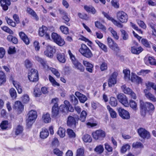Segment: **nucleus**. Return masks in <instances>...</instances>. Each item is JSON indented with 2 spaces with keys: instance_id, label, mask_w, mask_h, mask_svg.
<instances>
[{
  "instance_id": "bf43d9fd",
  "label": "nucleus",
  "mask_w": 156,
  "mask_h": 156,
  "mask_svg": "<svg viewBox=\"0 0 156 156\" xmlns=\"http://www.w3.org/2000/svg\"><path fill=\"white\" fill-rule=\"evenodd\" d=\"M150 72V70H149L142 69L137 73V74L139 75L145 76L147 74L149 73Z\"/></svg>"
},
{
  "instance_id": "4d7b16f0",
  "label": "nucleus",
  "mask_w": 156,
  "mask_h": 156,
  "mask_svg": "<svg viewBox=\"0 0 156 156\" xmlns=\"http://www.w3.org/2000/svg\"><path fill=\"white\" fill-rule=\"evenodd\" d=\"M1 28L3 30L10 34H13V32L7 26H4L2 27Z\"/></svg>"
},
{
  "instance_id": "f257e3e1",
  "label": "nucleus",
  "mask_w": 156,
  "mask_h": 156,
  "mask_svg": "<svg viewBox=\"0 0 156 156\" xmlns=\"http://www.w3.org/2000/svg\"><path fill=\"white\" fill-rule=\"evenodd\" d=\"M140 112L142 116L145 117L147 112L150 114L154 111L155 108L151 103L149 102H144L141 100H140Z\"/></svg>"
},
{
  "instance_id": "7ed1b4c3",
  "label": "nucleus",
  "mask_w": 156,
  "mask_h": 156,
  "mask_svg": "<svg viewBox=\"0 0 156 156\" xmlns=\"http://www.w3.org/2000/svg\"><path fill=\"white\" fill-rule=\"evenodd\" d=\"M91 135L94 140L102 141L105 137L106 133L104 130L99 129L93 132Z\"/></svg>"
},
{
  "instance_id": "09e8293b",
  "label": "nucleus",
  "mask_w": 156,
  "mask_h": 156,
  "mask_svg": "<svg viewBox=\"0 0 156 156\" xmlns=\"http://www.w3.org/2000/svg\"><path fill=\"white\" fill-rule=\"evenodd\" d=\"M132 147L135 148H142L144 147V145L141 142H136L133 143Z\"/></svg>"
},
{
  "instance_id": "473e14b6",
  "label": "nucleus",
  "mask_w": 156,
  "mask_h": 156,
  "mask_svg": "<svg viewBox=\"0 0 156 156\" xmlns=\"http://www.w3.org/2000/svg\"><path fill=\"white\" fill-rule=\"evenodd\" d=\"M95 42L100 48L103 51L105 52H107L108 49L106 45L104 44L98 40L96 41Z\"/></svg>"
},
{
  "instance_id": "7c9ffc66",
  "label": "nucleus",
  "mask_w": 156,
  "mask_h": 156,
  "mask_svg": "<svg viewBox=\"0 0 156 156\" xmlns=\"http://www.w3.org/2000/svg\"><path fill=\"white\" fill-rule=\"evenodd\" d=\"M80 115L78 119L82 122H84L86 120V119L87 115V112L85 110H83L80 113Z\"/></svg>"
},
{
  "instance_id": "ea45409f",
  "label": "nucleus",
  "mask_w": 156,
  "mask_h": 156,
  "mask_svg": "<svg viewBox=\"0 0 156 156\" xmlns=\"http://www.w3.org/2000/svg\"><path fill=\"white\" fill-rule=\"evenodd\" d=\"M94 151L97 153L101 154L104 151V148L102 145H100L97 146L94 148Z\"/></svg>"
},
{
  "instance_id": "4c0bfd02",
  "label": "nucleus",
  "mask_w": 156,
  "mask_h": 156,
  "mask_svg": "<svg viewBox=\"0 0 156 156\" xmlns=\"http://www.w3.org/2000/svg\"><path fill=\"white\" fill-rule=\"evenodd\" d=\"M9 122L7 120L2 121L0 124V127L2 130L6 129L8 127Z\"/></svg>"
},
{
  "instance_id": "49530a36",
  "label": "nucleus",
  "mask_w": 156,
  "mask_h": 156,
  "mask_svg": "<svg viewBox=\"0 0 156 156\" xmlns=\"http://www.w3.org/2000/svg\"><path fill=\"white\" fill-rule=\"evenodd\" d=\"M109 31L111 33L114 38L118 40L119 38V36L117 34V32L111 27H110L108 29Z\"/></svg>"
},
{
  "instance_id": "4be33fe9",
  "label": "nucleus",
  "mask_w": 156,
  "mask_h": 156,
  "mask_svg": "<svg viewBox=\"0 0 156 156\" xmlns=\"http://www.w3.org/2000/svg\"><path fill=\"white\" fill-rule=\"evenodd\" d=\"M20 38L23 42L27 45H28L30 43L29 38L23 32H20L19 34Z\"/></svg>"
},
{
  "instance_id": "5701e85b",
  "label": "nucleus",
  "mask_w": 156,
  "mask_h": 156,
  "mask_svg": "<svg viewBox=\"0 0 156 156\" xmlns=\"http://www.w3.org/2000/svg\"><path fill=\"white\" fill-rule=\"evenodd\" d=\"M28 115V118L30 119V120H35L37 116V112L32 110L29 112Z\"/></svg>"
},
{
  "instance_id": "a211bd4d",
  "label": "nucleus",
  "mask_w": 156,
  "mask_h": 156,
  "mask_svg": "<svg viewBox=\"0 0 156 156\" xmlns=\"http://www.w3.org/2000/svg\"><path fill=\"white\" fill-rule=\"evenodd\" d=\"M130 80L132 82L136 83L138 84L142 83L143 81L141 77L133 73H131Z\"/></svg>"
},
{
  "instance_id": "412c9836",
  "label": "nucleus",
  "mask_w": 156,
  "mask_h": 156,
  "mask_svg": "<svg viewBox=\"0 0 156 156\" xmlns=\"http://www.w3.org/2000/svg\"><path fill=\"white\" fill-rule=\"evenodd\" d=\"M144 62L147 65L150 64L156 66V60L153 57L149 56L147 58L145 57L144 59Z\"/></svg>"
},
{
  "instance_id": "774afa93",
  "label": "nucleus",
  "mask_w": 156,
  "mask_h": 156,
  "mask_svg": "<svg viewBox=\"0 0 156 156\" xmlns=\"http://www.w3.org/2000/svg\"><path fill=\"white\" fill-rule=\"evenodd\" d=\"M35 121V120H30V119L28 118L27 122V127L28 128H31Z\"/></svg>"
},
{
  "instance_id": "f704fd0d",
  "label": "nucleus",
  "mask_w": 156,
  "mask_h": 156,
  "mask_svg": "<svg viewBox=\"0 0 156 156\" xmlns=\"http://www.w3.org/2000/svg\"><path fill=\"white\" fill-rule=\"evenodd\" d=\"M82 139L83 141L86 143H90L92 140L91 136L88 134H85L82 137Z\"/></svg>"
},
{
  "instance_id": "79ce46f5",
  "label": "nucleus",
  "mask_w": 156,
  "mask_h": 156,
  "mask_svg": "<svg viewBox=\"0 0 156 156\" xmlns=\"http://www.w3.org/2000/svg\"><path fill=\"white\" fill-rule=\"evenodd\" d=\"M119 100V102L123 105L126 107L129 106V103L127 98H117Z\"/></svg>"
},
{
  "instance_id": "37998d69",
  "label": "nucleus",
  "mask_w": 156,
  "mask_h": 156,
  "mask_svg": "<svg viewBox=\"0 0 156 156\" xmlns=\"http://www.w3.org/2000/svg\"><path fill=\"white\" fill-rule=\"evenodd\" d=\"M105 150L108 153H112L113 152V147L108 143H106L104 144Z\"/></svg>"
},
{
  "instance_id": "5fc2aeb1",
  "label": "nucleus",
  "mask_w": 156,
  "mask_h": 156,
  "mask_svg": "<svg viewBox=\"0 0 156 156\" xmlns=\"http://www.w3.org/2000/svg\"><path fill=\"white\" fill-rule=\"evenodd\" d=\"M129 103V105L134 110L136 111L137 109V104L134 101L131 100Z\"/></svg>"
},
{
  "instance_id": "20e7f679",
  "label": "nucleus",
  "mask_w": 156,
  "mask_h": 156,
  "mask_svg": "<svg viewBox=\"0 0 156 156\" xmlns=\"http://www.w3.org/2000/svg\"><path fill=\"white\" fill-rule=\"evenodd\" d=\"M145 85L147 88L144 90L145 96L147 98H154V95L147 90H150L152 88L156 93V84L152 82L147 81L146 82Z\"/></svg>"
},
{
  "instance_id": "dca6fc26",
  "label": "nucleus",
  "mask_w": 156,
  "mask_h": 156,
  "mask_svg": "<svg viewBox=\"0 0 156 156\" xmlns=\"http://www.w3.org/2000/svg\"><path fill=\"white\" fill-rule=\"evenodd\" d=\"M107 41L108 46L111 49L116 51L119 50V48L118 45L111 38L108 37Z\"/></svg>"
},
{
  "instance_id": "e433bc0d",
  "label": "nucleus",
  "mask_w": 156,
  "mask_h": 156,
  "mask_svg": "<svg viewBox=\"0 0 156 156\" xmlns=\"http://www.w3.org/2000/svg\"><path fill=\"white\" fill-rule=\"evenodd\" d=\"M123 73L124 74V78L125 80H130V70L127 69H125L123 70Z\"/></svg>"
},
{
  "instance_id": "13d9d810",
  "label": "nucleus",
  "mask_w": 156,
  "mask_h": 156,
  "mask_svg": "<svg viewBox=\"0 0 156 156\" xmlns=\"http://www.w3.org/2000/svg\"><path fill=\"white\" fill-rule=\"evenodd\" d=\"M50 69L57 78L59 77L60 76V73L57 69L53 68H50Z\"/></svg>"
},
{
  "instance_id": "e2e57ef3",
  "label": "nucleus",
  "mask_w": 156,
  "mask_h": 156,
  "mask_svg": "<svg viewBox=\"0 0 156 156\" xmlns=\"http://www.w3.org/2000/svg\"><path fill=\"white\" fill-rule=\"evenodd\" d=\"M60 29L62 32L64 34H67L69 32L68 28L65 26H61Z\"/></svg>"
},
{
  "instance_id": "39448f33",
  "label": "nucleus",
  "mask_w": 156,
  "mask_h": 156,
  "mask_svg": "<svg viewBox=\"0 0 156 156\" xmlns=\"http://www.w3.org/2000/svg\"><path fill=\"white\" fill-rule=\"evenodd\" d=\"M68 52L73 64L75 66V68L81 72H83L84 70V67L82 64L79 62L76 58L75 56L71 53L70 50H69Z\"/></svg>"
},
{
  "instance_id": "a18cd8bd",
  "label": "nucleus",
  "mask_w": 156,
  "mask_h": 156,
  "mask_svg": "<svg viewBox=\"0 0 156 156\" xmlns=\"http://www.w3.org/2000/svg\"><path fill=\"white\" fill-rule=\"evenodd\" d=\"M23 127L20 125H18L16 128L15 131V134L16 135H18L22 133L23 131Z\"/></svg>"
},
{
  "instance_id": "6ab92c4d",
  "label": "nucleus",
  "mask_w": 156,
  "mask_h": 156,
  "mask_svg": "<svg viewBox=\"0 0 156 156\" xmlns=\"http://www.w3.org/2000/svg\"><path fill=\"white\" fill-rule=\"evenodd\" d=\"M122 88L125 93L130 95L132 98L136 97V94L132 91L130 88L128 87H126L125 85H123L122 87Z\"/></svg>"
},
{
  "instance_id": "603ef678",
  "label": "nucleus",
  "mask_w": 156,
  "mask_h": 156,
  "mask_svg": "<svg viewBox=\"0 0 156 156\" xmlns=\"http://www.w3.org/2000/svg\"><path fill=\"white\" fill-rule=\"evenodd\" d=\"M49 79L50 82L51 83L52 85L54 86H59V84L56 82L54 79L51 75L49 76Z\"/></svg>"
},
{
  "instance_id": "a878e982",
  "label": "nucleus",
  "mask_w": 156,
  "mask_h": 156,
  "mask_svg": "<svg viewBox=\"0 0 156 156\" xmlns=\"http://www.w3.org/2000/svg\"><path fill=\"white\" fill-rule=\"evenodd\" d=\"M27 12L31 15L34 19L38 20L39 19L38 17L36 14V13L31 9L28 7L27 9Z\"/></svg>"
},
{
  "instance_id": "052dcab7",
  "label": "nucleus",
  "mask_w": 156,
  "mask_h": 156,
  "mask_svg": "<svg viewBox=\"0 0 156 156\" xmlns=\"http://www.w3.org/2000/svg\"><path fill=\"white\" fill-rule=\"evenodd\" d=\"M24 65L26 67L27 69L30 68L32 65L31 62L28 59H26L25 61Z\"/></svg>"
},
{
  "instance_id": "423d86ee",
  "label": "nucleus",
  "mask_w": 156,
  "mask_h": 156,
  "mask_svg": "<svg viewBox=\"0 0 156 156\" xmlns=\"http://www.w3.org/2000/svg\"><path fill=\"white\" fill-rule=\"evenodd\" d=\"M79 51L83 56L87 58H89L93 56V54L91 50L84 44H81V47Z\"/></svg>"
},
{
  "instance_id": "2f4dec72",
  "label": "nucleus",
  "mask_w": 156,
  "mask_h": 156,
  "mask_svg": "<svg viewBox=\"0 0 156 156\" xmlns=\"http://www.w3.org/2000/svg\"><path fill=\"white\" fill-rule=\"evenodd\" d=\"M35 59L38 62H40L42 66L45 69H49V67L46 64L45 62H44L41 58H40L38 56H35Z\"/></svg>"
},
{
  "instance_id": "cd10ccee",
  "label": "nucleus",
  "mask_w": 156,
  "mask_h": 156,
  "mask_svg": "<svg viewBox=\"0 0 156 156\" xmlns=\"http://www.w3.org/2000/svg\"><path fill=\"white\" fill-rule=\"evenodd\" d=\"M83 64L86 67V70L90 73H92V68H93V65L89 62L86 61H84Z\"/></svg>"
},
{
  "instance_id": "aec40b11",
  "label": "nucleus",
  "mask_w": 156,
  "mask_h": 156,
  "mask_svg": "<svg viewBox=\"0 0 156 156\" xmlns=\"http://www.w3.org/2000/svg\"><path fill=\"white\" fill-rule=\"evenodd\" d=\"M0 3L2 9L5 11L8 9V6L11 4L10 0H0Z\"/></svg>"
},
{
  "instance_id": "f03ea898",
  "label": "nucleus",
  "mask_w": 156,
  "mask_h": 156,
  "mask_svg": "<svg viewBox=\"0 0 156 156\" xmlns=\"http://www.w3.org/2000/svg\"><path fill=\"white\" fill-rule=\"evenodd\" d=\"M58 98H53L51 103L54 104L51 110V116L52 118H57L60 117L59 115V108L58 103Z\"/></svg>"
},
{
  "instance_id": "f3484780",
  "label": "nucleus",
  "mask_w": 156,
  "mask_h": 156,
  "mask_svg": "<svg viewBox=\"0 0 156 156\" xmlns=\"http://www.w3.org/2000/svg\"><path fill=\"white\" fill-rule=\"evenodd\" d=\"M13 108L16 110L18 113H21L24 110V105L21 101H16L13 107Z\"/></svg>"
},
{
  "instance_id": "338daca9",
  "label": "nucleus",
  "mask_w": 156,
  "mask_h": 156,
  "mask_svg": "<svg viewBox=\"0 0 156 156\" xmlns=\"http://www.w3.org/2000/svg\"><path fill=\"white\" fill-rule=\"evenodd\" d=\"M34 94L35 97H39L41 95V92L39 88H35L34 89Z\"/></svg>"
},
{
  "instance_id": "c03bdc74",
  "label": "nucleus",
  "mask_w": 156,
  "mask_h": 156,
  "mask_svg": "<svg viewBox=\"0 0 156 156\" xmlns=\"http://www.w3.org/2000/svg\"><path fill=\"white\" fill-rule=\"evenodd\" d=\"M67 132L69 138H74L76 136V134L72 129H67Z\"/></svg>"
},
{
  "instance_id": "ddd939ff",
  "label": "nucleus",
  "mask_w": 156,
  "mask_h": 156,
  "mask_svg": "<svg viewBox=\"0 0 156 156\" xmlns=\"http://www.w3.org/2000/svg\"><path fill=\"white\" fill-rule=\"evenodd\" d=\"M118 19L122 23H126L127 21L128 16L127 14L123 11H119L117 14Z\"/></svg>"
},
{
  "instance_id": "9d476101",
  "label": "nucleus",
  "mask_w": 156,
  "mask_h": 156,
  "mask_svg": "<svg viewBox=\"0 0 156 156\" xmlns=\"http://www.w3.org/2000/svg\"><path fill=\"white\" fill-rule=\"evenodd\" d=\"M51 37L54 41L60 46H62L64 44L65 42L63 39L57 33H53L51 35Z\"/></svg>"
},
{
  "instance_id": "2eb2a0df",
  "label": "nucleus",
  "mask_w": 156,
  "mask_h": 156,
  "mask_svg": "<svg viewBox=\"0 0 156 156\" xmlns=\"http://www.w3.org/2000/svg\"><path fill=\"white\" fill-rule=\"evenodd\" d=\"M48 29L44 26H42L41 27H40L38 31L39 35L41 37H43L44 36L46 39H50L49 34L47 33Z\"/></svg>"
},
{
  "instance_id": "a19ab883",
  "label": "nucleus",
  "mask_w": 156,
  "mask_h": 156,
  "mask_svg": "<svg viewBox=\"0 0 156 156\" xmlns=\"http://www.w3.org/2000/svg\"><path fill=\"white\" fill-rule=\"evenodd\" d=\"M130 149V146L129 144H127L123 145L121 149V152L122 153H125L127 150H129Z\"/></svg>"
},
{
  "instance_id": "8fccbe9b",
  "label": "nucleus",
  "mask_w": 156,
  "mask_h": 156,
  "mask_svg": "<svg viewBox=\"0 0 156 156\" xmlns=\"http://www.w3.org/2000/svg\"><path fill=\"white\" fill-rule=\"evenodd\" d=\"M121 36L124 40H126L128 39L129 36L127 32L125 30H121Z\"/></svg>"
},
{
  "instance_id": "9b49d317",
  "label": "nucleus",
  "mask_w": 156,
  "mask_h": 156,
  "mask_svg": "<svg viewBox=\"0 0 156 156\" xmlns=\"http://www.w3.org/2000/svg\"><path fill=\"white\" fill-rule=\"evenodd\" d=\"M13 17L14 20L16 21V23L8 17H5V20L9 25L12 27H15L16 25V23L18 24L20 23L19 17L16 14L13 15Z\"/></svg>"
},
{
  "instance_id": "de8ad7c7",
  "label": "nucleus",
  "mask_w": 156,
  "mask_h": 156,
  "mask_svg": "<svg viewBox=\"0 0 156 156\" xmlns=\"http://www.w3.org/2000/svg\"><path fill=\"white\" fill-rule=\"evenodd\" d=\"M84 150L83 147L78 148L76 151V156H84Z\"/></svg>"
},
{
  "instance_id": "bb28decb",
  "label": "nucleus",
  "mask_w": 156,
  "mask_h": 156,
  "mask_svg": "<svg viewBox=\"0 0 156 156\" xmlns=\"http://www.w3.org/2000/svg\"><path fill=\"white\" fill-rule=\"evenodd\" d=\"M49 134L48 130L47 129L44 128L43 129L42 131L40 132V137L42 139H44L48 137Z\"/></svg>"
},
{
  "instance_id": "c85d7f7f",
  "label": "nucleus",
  "mask_w": 156,
  "mask_h": 156,
  "mask_svg": "<svg viewBox=\"0 0 156 156\" xmlns=\"http://www.w3.org/2000/svg\"><path fill=\"white\" fill-rule=\"evenodd\" d=\"M143 50V48L141 47H136L135 46H133L131 47V52L134 54H139L142 52Z\"/></svg>"
},
{
  "instance_id": "69168bd1",
  "label": "nucleus",
  "mask_w": 156,
  "mask_h": 156,
  "mask_svg": "<svg viewBox=\"0 0 156 156\" xmlns=\"http://www.w3.org/2000/svg\"><path fill=\"white\" fill-rule=\"evenodd\" d=\"M9 93L10 96L12 98L14 97L16 98V90L14 88H12L9 90Z\"/></svg>"
},
{
  "instance_id": "c756f323",
  "label": "nucleus",
  "mask_w": 156,
  "mask_h": 156,
  "mask_svg": "<svg viewBox=\"0 0 156 156\" xmlns=\"http://www.w3.org/2000/svg\"><path fill=\"white\" fill-rule=\"evenodd\" d=\"M59 111L61 112L64 115H65L68 113L67 104L61 105L59 107Z\"/></svg>"
},
{
  "instance_id": "c9c22d12",
  "label": "nucleus",
  "mask_w": 156,
  "mask_h": 156,
  "mask_svg": "<svg viewBox=\"0 0 156 156\" xmlns=\"http://www.w3.org/2000/svg\"><path fill=\"white\" fill-rule=\"evenodd\" d=\"M65 129L62 127H60L57 131V134L62 138H63L65 136Z\"/></svg>"
},
{
  "instance_id": "58836bf2",
  "label": "nucleus",
  "mask_w": 156,
  "mask_h": 156,
  "mask_svg": "<svg viewBox=\"0 0 156 156\" xmlns=\"http://www.w3.org/2000/svg\"><path fill=\"white\" fill-rule=\"evenodd\" d=\"M107 108L109 111L111 117L113 118H116L117 115L116 112L109 105L107 106Z\"/></svg>"
},
{
  "instance_id": "b1692460",
  "label": "nucleus",
  "mask_w": 156,
  "mask_h": 156,
  "mask_svg": "<svg viewBox=\"0 0 156 156\" xmlns=\"http://www.w3.org/2000/svg\"><path fill=\"white\" fill-rule=\"evenodd\" d=\"M42 121L45 123H48L51 122V118L50 114L47 112L43 114L42 118Z\"/></svg>"
},
{
  "instance_id": "1a4fd4ad",
  "label": "nucleus",
  "mask_w": 156,
  "mask_h": 156,
  "mask_svg": "<svg viewBox=\"0 0 156 156\" xmlns=\"http://www.w3.org/2000/svg\"><path fill=\"white\" fill-rule=\"evenodd\" d=\"M77 119L71 115L68 117L66 121L67 126L73 129L76 128V124L77 123Z\"/></svg>"
},
{
  "instance_id": "0eeeda50",
  "label": "nucleus",
  "mask_w": 156,
  "mask_h": 156,
  "mask_svg": "<svg viewBox=\"0 0 156 156\" xmlns=\"http://www.w3.org/2000/svg\"><path fill=\"white\" fill-rule=\"evenodd\" d=\"M137 132L139 136L144 139H149L151 138L150 133L145 129L140 127L138 129Z\"/></svg>"
},
{
  "instance_id": "0e129e2a",
  "label": "nucleus",
  "mask_w": 156,
  "mask_h": 156,
  "mask_svg": "<svg viewBox=\"0 0 156 156\" xmlns=\"http://www.w3.org/2000/svg\"><path fill=\"white\" fill-rule=\"evenodd\" d=\"M141 42L143 45L147 48H150V44L148 41L146 39H142L141 40Z\"/></svg>"
},
{
  "instance_id": "6e6d98bb",
  "label": "nucleus",
  "mask_w": 156,
  "mask_h": 156,
  "mask_svg": "<svg viewBox=\"0 0 156 156\" xmlns=\"http://www.w3.org/2000/svg\"><path fill=\"white\" fill-rule=\"evenodd\" d=\"M109 103L113 107H115L117 105V101L116 98H110Z\"/></svg>"
},
{
  "instance_id": "393cba45",
  "label": "nucleus",
  "mask_w": 156,
  "mask_h": 156,
  "mask_svg": "<svg viewBox=\"0 0 156 156\" xmlns=\"http://www.w3.org/2000/svg\"><path fill=\"white\" fill-rule=\"evenodd\" d=\"M56 57L59 62L62 63H65V62L66 61V57L64 53H57Z\"/></svg>"
},
{
  "instance_id": "4468645a",
  "label": "nucleus",
  "mask_w": 156,
  "mask_h": 156,
  "mask_svg": "<svg viewBox=\"0 0 156 156\" xmlns=\"http://www.w3.org/2000/svg\"><path fill=\"white\" fill-rule=\"evenodd\" d=\"M118 75L117 72H114L111 75L108 81V85L109 87H112L116 83V78Z\"/></svg>"
},
{
  "instance_id": "680f3d73",
  "label": "nucleus",
  "mask_w": 156,
  "mask_h": 156,
  "mask_svg": "<svg viewBox=\"0 0 156 156\" xmlns=\"http://www.w3.org/2000/svg\"><path fill=\"white\" fill-rule=\"evenodd\" d=\"M53 153L54 154L58 156H62L63 154L62 151L57 148H55L53 150Z\"/></svg>"
},
{
  "instance_id": "6e6552de",
  "label": "nucleus",
  "mask_w": 156,
  "mask_h": 156,
  "mask_svg": "<svg viewBox=\"0 0 156 156\" xmlns=\"http://www.w3.org/2000/svg\"><path fill=\"white\" fill-rule=\"evenodd\" d=\"M28 77L30 81H37L38 79V71L34 69H32L28 73Z\"/></svg>"
},
{
  "instance_id": "72a5a7b5",
  "label": "nucleus",
  "mask_w": 156,
  "mask_h": 156,
  "mask_svg": "<svg viewBox=\"0 0 156 156\" xmlns=\"http://www.w3.org/2000/svg\"><path fill=\"white\" fill-rule=\"evenodd\" d=\"M85 9L88 12H91L92 14H94L96 12V10L92 6L85 5L84 6Z\"/></svg>"
},
{
  "instance_id": "f8f14e48",
  "label": "nucleus",
  "mask_w": 156,
  "mask_h": 156,
  "mask_svg": "<svg viewBox=\"0 0 156 156\" xmlns=\"http://www.w3.org/2000/svg\"><path fill=\"white\" fill-rule=\"evenodd\" d=\"M118 112L120 116L123 119H128L130 118L129 112L123 108H119L118 109Z\"/></svg>"
},
{
  "instance_id": "864d4df0",
  "label": "nucleus",
  "mask_w": 156,
  "mask_h": 156,
  "mask_svg": "<svg viewBox=\"0 0 156 156\" xmlns=\"http://www.w3.org/2000/svg\"><path fill=\"white\" fill-rule=\"evenodd\" d=\"M47 50L53 53H55L56 52V48L55 46H52L48 45L47 46Z\"/></svg>"
},
{
  "instance_id": "3c124183",
  "label": "nucleus",
  "mask_w": 156,
  "mask_h": 156,
  "mask_svg": "<svg viewBox=\"0 0 156 156\" xmlns=\"http://www.w3.org/2000/svg\"><path fill=\"white\" fill-rule=\"evenodd\" d=\"M95 26L97 28L100 29L104 31L106 30V27L104 26L100 22L97 21L95 23Z\"/></svg>"
}]
</instances>
